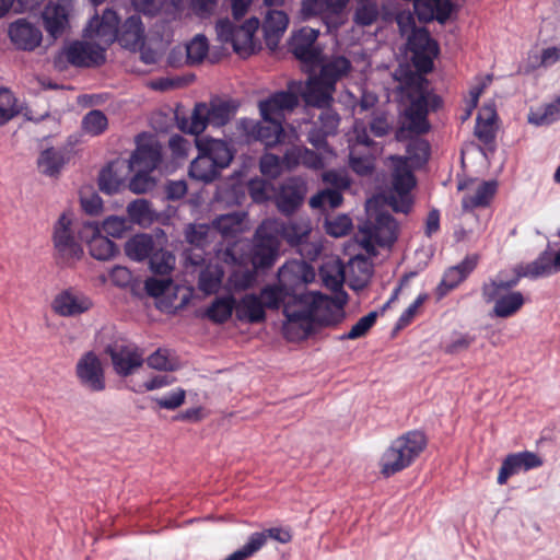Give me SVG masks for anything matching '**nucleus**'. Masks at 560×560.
Here are the masks:
<instances>
[{
	"label": "nucleus",
	"instance_id": "obj_52",
	"mask_svg": "<svg viewBox=\"0 0 560 560\" xmlns=\"http://www.w3.org/2000/svg\"><path fill=\"white\" fill-rule=\"evenodd\" d=\"M174 264L175 257L168 250L154 249L150 257V268L156 275L165 276L170 273L174 267Z\"/></svg>",
	"mask_w": 560,
	"mask_h": 560
},
{
	"label": "nucleus",
	"instance_id": "obj_40",
	"mask_svg": "<svg viewBox=\"0 0 560 560\" xmlns=\"http://www.w3.org/2000/svg\"><path fill=\"white\" fill-rule=\"evenodd\" d=\"M154 249L155 244L153 237L145 233L136 234L125 244L126 255L135 261H142L147 258L150 259Z\"/></svg>",
	"mask_w": 560,
	"mask_h": 560
},
{
	"label": "nucleus",
	"instance_id": "obj_60",
	"mask_svg": "<svg viewBox=\"0 0 560 560\" xmlns=\"http://www.w3.org/2000/svg\"><path fill=\"white\" fill-rule=\"evenodd\" d=\"M208 50L209 45L206 36L197 35L191 39V42L186 47L187 60L192 65L199 63L205 59V57L208 54Z\"/></svg>",
	"mask_w": 560,
	"mask_h": 560
},
{
	"label": "nucleus",
	"instance_id": "obj_10",
	"mask_svg": "<svg viewBox=\"0 0 560 560\" xmlns=\"http://www.w3.org/2000/svg\"><path fill=\"white\" fill-rule=\"evenodd\" d=\"M105 353L109 355L115 373L122 377L131 375L144 362L143 353L139 348L125 340L108 343Z\"/></svg>",
	"mask_w": 560,
	"mask_h": 560
},
{
	"label": "nucleus",
	"instance_id": "obj_25",
	"mask_svg": "<svg viewBox=\"0 0 560 560\" xmlns=\"http://www.w3.org/2000/svg\"><path fill=\"white\" fill-rule=\"evenodd\" d=\"M195 143L198 152H203L210 156L221 171L230 166L234 158V151L226 141L213 138H196Z\"/></svg>",
	"mask_w": 560,
	"mask_h": 560
},
{
	"label": "nucleus",
	"instance_id": "obj_43",
	"mask_svg": "<svg viewBox=\"0 0 560 560\" xmlns=\"http://www.w3.org/2000/svg\"><path fill=\"white\" fill-rule=\"evenodd\" d=\"M560 119V96L537 109H530L528 122L535 126L550 125Z\"/></svg>",
	"mask_w": 560,
	"mask_h": 560
},
{
	"label": "nucleus",
	"instance_id": "obj_42",
	"mask_svg": "<svg viewBox=\"0 0 560 560\" xmlns=\"http://www.w3.org/2000/svg\"><path fill=\"white\" fill-rule=\"evenodd\" d=\"M234 311L235 298L233 295H226L215 298L207 307L205 316L212 323L221 325L231 318Z\"/></svg>",
	"mask_w": 560,
	"mask_h": 560
},
{
	"label": "nucleus",
	"instance_id": "obj_30",
	"mask_svg": "<svg viewBox=\"0 0 560 560\" xmlns=\"http://www.w3.org/2000/svg\"><path fill=\"white\" fill-rule=\"evenodd\" d=\"M261 122L253 124L250 135L266 147L285 142L287 135L279 119L262 118Z\"/></svg>",
	"mask_w": 560,
	"mask_h": 560
},
{
	"label": "nucleus",
	"instance_id": "obj_47",
	"mask_svg": "<svg viewBox=\"0 0 560 560\" xmlns=\"http://www.w3.org/2000/svg\"><path fill=\"white\" fill-rule=\"evenodd\" d=\"M380 16V4L377 1L355 2L353 13V23L358 26H370L374 24Z\"/></svg>",
	"mask_w": 560,
	"mask_h": 560
},
{
	"label": "nucleus",
	"instance_id": "obj_51",
	"mask_svg": "<svg viewBox=\"0 0 560 560\" xmlns=\"http://www.w3.org/2000/svg\"><path fill=\"white\" fill-rule=\"evenodd\" d=\"M108 126L106 115L100 109H92L82 119V130L91 136L103 133Z\"/></svg>",
	"mask_w": 560,
	"mask_h": 560
},
{
	"label": "nucleus",
	"instance_id": "obj_26",
	"mask_svg": "<svg viewBox=\"0 0 560 560\" xmlns=\"http://www.w3.org/2000/svg\"><path fill=\"white\" fill-rule=\"evenodd\" d=\"M161 161V147L156 140L150 139L145 143H138L127 167L152 172L159 166Z\"/></svg>",
	"mask_w": 560,
	"mask_h": 560
},
{
	"label": "nucleus",
	"instance_id": "obj_63",
	"mask_svg": "<svg viewBox=\"0 0 560 560\" xmlns=\"http://www.w3.org/2000/svg\"><path fill=\"white\" fill-rule=\"evenodd\" d=\"M209 231L207 224H190L185 231V238L197 248H202L208 243Z\"/></svg>",
	"mask_w": 560,
	"mask_h": 560
},
{
	"label": "nucleus",
	"instance_id": "obj_37",
	"mask_svg": "<svg viewBox=\"0 0 560 560\" xmlns=\"http://www.w3.org/2000/svg\"><path fill=\"white\" fill-rule=\"evenodd\" d=\"M351 70V62L343 56H338L324 63L319 70L318 78L329 88L336 90V83L346 77Z\"/></svg>",
	"mask_w": 560,
	"mask_h": 560
},
{
	"label": "nucleus",
	"instance_id": "obj_18",
	"mask_svg": "<svg viewBox=\"0 0 560 560\" xmlns=\"http://www.w3.org/2000/svg\"><path fill=\"white\" fill-rule=\"evenodd\" d=\"M319 31L312 27H302L293 34L290 40V50L300 61L314 65L319 60L320 50L315 47Z\"/></svg>",
	"mask_w": 560,
	"mask_h": 560
},
{
	"label": "nucleus",
	"instance_id": "obj_4",
	"mask_svg": "<svg viewBox=\"0 0 560 560\" xmlns=\"http://www.w3.org/2000/svg\"><path fill=\"white\" fill-rule=\"evenodd\" d=\"M427 438L418 430L408 431L395 439L381 458V472L390 477L409 467L424 451Z\"/></svg>",
	"mask_w": 560,
	"mask_h": 560
},
{
	"label": "nucleus",
	"instance_id": "obj_14",
	"mask_svg": "<svg viewBox=\"0 0 560 560\" xmlns=\"http://www.w3.org/2000/svg\"><path fill=\"white\" fill-rule=\"evenodd\" d=\"M105 47L100 44L75 40L71 43L66 51L68 62L74 67H98L106 60Z\"/></svg>",
	"mask_w": 560,
	"mask_h": 560
},
{
	"label": "nucleus",
	"instance_id": "obj_57",
	"mask_svg": "<svg viewBox=\"0 0 560 560\" xmlns=\"http://www.w3.org/2000/svg\"><path fill=\"white\" fill-rule=\"evenodd\" d=\"M100 226L107 235L115 238H121L129 230H131L132 224L128 218L112 215L104 220Z\"/></svg>",
	"mask_w": 560,
	"mask_h": 560
},
{
	"label": "nucleus",
	"instance_id": "obj_23",
	"mask_svg": "<svg viewBox=\"0 0 560 560\" xmlns=\"http://www.w3.org/2000/svg\"><path fill=\"white\" fill-rule=\"evenodd\" d=\"M69 160L70 155L66 148L49 147L39 152L36 165L40 174L58 178Z\"/></svg>",
	"mask_w": 560,
	"mask_h": 560
},
{
	"label": "nucleus",
	"instance_id": "obj_28",
	"mask_svg": "<svg viewBox=\"0 0 560 560\" xmlns=\"http://www.w3.org/2000/svg\"><path fill=\"white\" fill-rule=\"evenodd\" d=\"M284 160L287 162V170L291 171L299 165H303L311 170H322L325 166L324 159L320 154L304 147L292 144L284 151Z\"/></svg>",
	"mask_w": 560,
	"mask_h": 560
},
{
	"label": "nucleus",
	"instance_id": "obj_39",
	"mask_svg": "<svg viewBox=\"0 0 560 560\" xmlns=\"http://www.w3.org/2000/svg\"><path fill=\"white\" fill-rule=\"evenodd\" d=\"M552 257L547 252L539 255L534 261L514 268V278L521 281L522 278H539L553 273Z\"/></svg>",
	"mask_w": 560,
	"mask_h": 560
},
{
	"label": "nucleus",
	"instance_id": "obj_45",
	"mask_svg": "<svg viewBox=\"0 0 560 560\" xmlns=\"http://www.w3.org/2000/svg\"><path fill=\"white\" fill-rule=\"evenodd\" d=\"M116 165V163H109L98 175L100 190L107 195L118 192L125 186L124 177L117 173Z\"/></svg>",
	"mask_w": 560,
	"mask_h": 560
},
{
	"label": "nucleus",
	"instance_id": "obj_59",
	"mask_svg": "<svg viewBox=\"0 0 560 560\" xmlns=\"http://www.w3.org/2000/svg\"><path fill=\"white\" fill-rule=\"evenodd\" d=\"M407 154L408 159L416 164H424L430 156V144L427 140L423 139H412L407 145Z\"/></svg>",
	"mask_w": 560,
	"mask_h": 560
},
{
	"label": "nucleus",
	"instance_id": "obj_48",
	"mask_svg": "<svg viewBox=\"0 0 560 560\" xmlns=\"http://www.w3.org/2000/svg\"><path fill=\"white\" fill-rule=\"evenodd\" d=\"M342 201V194L338 189L325 188L311 197L310 207L319 210L336 209Z\"/></svg>",
	"mask_w": 560,
	"mask_h": 560
},
{
	"label": "nucleus",
	"instance_id": "obj_56",
	"mask_svg": "<svg viewBox=\"0 0 560 560\" xmlns=\"http://www.w3.org/2000/svg\"><path fill=\"white\" fill-rule=\"evenodd\" d=\"M377 316V312L373 311L361 317L347 334L340 336V340H354L365 336L376 323Z\"/></svg>",
	"mask_w": 560,
	"mask_h": 560
},
{
	"label": "nucleus",
	"instance_id": "obj_12",
	"mask_svg": "<svg viewBox=\"0 0 560 560\" xmlns=\"http://www.w3.org/2000/svg\"><path fill=\"white\" fill-rule=\"evenodd\" d=\"M75 374L80 384L91 392H103L106 387L102 362L93 351L84 353L79 359Z\"/></svg>",
	"mask_w": 560,
	"mask_h": 560
},
{
	"label": "nucleus",
	"instance_id": "obj_7",
	"mask_svg": "<svg viewBox=\"0 0 560 560\" xmlns=\"http://www.w3.org/2000/svg\"><path fill=\"white\" fill-rule=\"evenodd\" d=\"M259 24L255 16L242 25H235L229 19H221L217 22L215 31L220 42L231 44L236 54L247 57L255 51L254 36Z\"/></svg>",
	"mask_w": 560,
	"mask_h": 560
},
{
	"label": "nucleus",
	"instance_id": "obj_17",
	"mask_svg": "<svg viewBox=\"0 0 560 560\" xmlns=\"http://www.w3.org/2000/svg\"><path fill=\"white\" fill-rule=\"evenodd\" d=\"M273 233L277 240H284L290 246H299L307 242L311 226L300 221L283 222L281 220L268 219L264 221V230Z\"/></svg>",
	"mask_w": 560,
	"mask_h": 560
},
{
	"label": "nucleus",
	"instance_id": "obj_55",
	"mask_svg": "<svg viewBox=\"0 0 560 560\" xmlns=\"http://www.w3.org/2000/svg\"><path fill=\"white\" fill-rule=\"evenodd\" d=\"M475 341V336L455 331L453 332L450 341L442 346V349L446 354L454 355L468 350Z\"/></svg>",
	"mask_w": 560,
	"mask_h": 560
},
{
	"label": "nucleus",
	"instance_id": "obj_2",
	"mask_svg": "<svg viewBox=\"0 0 560 560\" xmlns=\"http://www.w3.org/2000/svg\"><path fill=\"white\" fill-rule=\"evenodd\" d=\"M438 52H412L411 61L417 71L409 66H399L394 73L398 82L397 96L404 104H408L405 110L406 125L395 132L397 141H405L411 133L423 135L430 130L429 114V81L424 74L433 69V58Z\"/></svg>",
	"mask_w": 560,
	"mask_h": 560
},
{
	"label": "nucleus",
	"instance_id": "obj_61",
	"mask_svg": "<svg viewBox=\"0 0 560 560\" xmlns=\"http://www.w3.org/2000/svg\"><path fill=\"white\" fill-rule=\"evenodd\" d=\"M257 536L260 538L262 537L261 548L267 544L269 538L280 544H289L293 538L292 532L289 527H271L264 532L253 533L248 538L253 539Z\"/></svg>",
	"mask_w": 560,
	"mask_h": 560
},
{
	"label": "nucleus",
	"instance_id": "obj_9",
	"mask_svg": "<svg viewBox=\"0 0 560 560\" xmlns=\"http://www.w3.org/2000/svg\"><path fill=\"white\" fill-rule=\"evenodd\" d=\"M280 249V242L276 238L273 233L269 230H264V221L257 228L253 246L249 254L252 266L257 270L270 269L278 256Z\"/></svg>",
	"mask_w": 560,
	"mask_h": 560
},
{
	"label": "nucleus",
	"instance_id": "obj_27",
	"mask_svg": "<svg viewBox=\"0 0 560 560\" xmlns=\"http://www.w3.org/2000/svg\"><path fill=\"white\" fill-rule=\"evenodd\" d=\"M477 256H467L458 265L450 267L443 275V278L438 287L440 296L447 294L451 290L455 289L463 282L469 273L477 267Z\"/></svg>",
	"mask_w": 560,
	"mask_h": 560
},
{
	"label": "nucleus",
	"instance_id": "obj_6",
	"mask_svg": "<svg viewBox=\"0 0 560 560\" xmlns=\"http://www.w3.org/2000/svg\"><path fill=\"white\" fill-rule=\"evenodd\" d=\"M361 244L371 254L375 253V246H392L397 238V223L393 215L378 212L369 218L359 226Z\"/></svg>",
	"mask_w": 560,
	"mask_h": 560
},
{
	"label": "nucleus",
	"instance_id": "obj_35",
	"mask_svg": "<svg viewBox=\"0 0 560 560\" xmlns=\"http://www.w3.org/2000/svg\"><path fill=\"white\" fill-rule=\"evenodd\" d=\"M221 172L210 156L203 152H198L197 158L190 163L188 174L195 180L210 184L220 177Z\"/></svg>",
	"mask_w": 560,
	"mask_h": 560
},
{
	"label": "nucleus",
	"instance_id": "obj_21",
	"mask_svg": "<svg viewBox=\"0 0 560 560\" xmlns=\"http://www.w3.org/2000/svg\"><path fill=\"white\" fill-rule=\"evenodd\" d=\"M299 105V96L292 91H279L268 98L259 102V110L262 118L284 119L287 112H292Z\"/></svg>",
	"mask_w": 560,
	"mask_h": 560
},
{
	"label": "nucleus",
	"instance_id": "obj_13",
	"mask_svg": "<svg viewBox=\"0 0 560 560\" xmlns=\"http://www.w3.org/2000/svg\"><path fill=\"white\" fill-rule=\"evenodd\" d=\"M393 189L398 195L399 201L392 197L390 205L396 212L407 213L411 208L409 192L416 186V178L407 163L398 159L393 172Z\"/></svg>",
	"mask_w": 560,
	"mask_h": 560
},
{
	"label": "nucleus",
	"instance_id": "obj_41",
	"mask_svg": "<svg viewBox=\"0 0 560 560\" xmlns=\"http://www.w3.org/2000/svg\"><path fill=\"white\" fill-rule=\"evenodd\" d=\"M244 213L221 214L212 221V228L224 238H234L244 231Z\"/></svg>",
	"mask_w": 560,
	"mask_h": 560
},
{
	"label": "nucleus",
	"instance_id": "obj_22",
	"mask_svg": "<svg viewBox=\"0 0 560 560\" xmlns=\"http://www.w3.org/2000/svg\"><path fill=\"white\" fill-rule=\"evenodd\" d=\"M93 303L85 294L72 289L63 290L51 303L54 312L60 316L71 317L88 312Z\"/></svg>",
	"mask_w": 560,
	"mask_h": 560
},
{
	"label": "nucleus",
	"instance_id": "obj_15",
	"mask_svg": "<svg viewBox=\"0 0 560 560\" xmlns=\"http://www.w3.org/2000/svg\"><path fill=\"white\" fill-rule=\"evenodd\" d=\"M8 36L13 47L22 51H34L43 40L40 28L26 19H18L10 23Z\"/></svg>",
	"mask_w": 560,
	"mask_h": 560
},
{
	"label": "nucleus",
	"instance_id": "obj_11",
	"mask_svg": "<svg viewBox=\"0 0 560 560\" xmlns=\"http://www.w3.org/2000/svg\"><path fill=\"white\" fill-rule=\"evenodd\" d=\"M79 236L86 243L90 255L97 260H110L118 254L117 245L102 235L101 226L95 221L84 222Z\"/></svg>",
	"mask_w": 560,
	"mask_h": 560
},
{
	"label": "nucleus",
	"instance_id": "obj_58",
	"mask_svg": "<svg viewBox=\"0 0 560 560\" xmlns=\"http://www.w3.org/2000/svg\"><path fill=\"white\" fill-rule=\"evenodd\" d=\"M136 172L129 180L128 187L135 194H144L152 190L155 186V179L151 176L150 171L131 168Z\"/></svg>",
	"mask_w": 560,
	"mask_h": 560
},
{
	"label": "nucleus",
	"instance_id": "obj_54",
	"mask_svg": "<svg viewBox=\"0 0 560 560\" xmlns=\"http://www.w3.org/2000/svg\"><path fill=\"white\" fill-rule=\"evenodd\" d=\"M495 118V113L490 112L489 117L486 119L479 114L477 117V122L475 127V135L479 141H481L485 145H489L494 142L495 131L493 127Z\"/></svg>",
	"mask_w": 560,
	"mask_h": 560
},
{
	"label": "nucleus",
	"instance_id": "obj_53",
	"mask_svg": "<svg viewBox=\"0 0 560 560\" xmlns=\"http://www.w3.org/2000/svg\"><path fill=\"white\" fill-rule=\"evenodd\" d=\"M260 172L271 178L278 177L283 170H287L284 154L279 156L272 153H266L260 159Z\"/></svg>",
	"mask_w": 560,
	"mask_h": 560
},
{
	"label": "nucleus",
	"instance_id": "obj_29",
	"mask_svg": "<svg viewBox=\"0 0 560 560\" xmlns=\"http://www.w3.org/2000/svg\"><path fill=\"white\" fill-rule=\"evenodd\" d=\"M235 315L240 322L249 324L264 323L267 318L261 299L255 293H247L235 300Z\"/></svg>",
	"mask_w": 560,
	"mask_h": 560
},
{
	"label": "nucleus",
	"instance_id": "obj_3",
	"mask_svg": "<svg viewBox=\"0 0 560 560\" xmlns=\"http://www.w3.org/2000/svg\"><path fill=\"white\" fill-rule=\"evenodd\" d=\"M513 276L503 279L502 272L495 278L485 282L481 287V295L486 303H493L491 316L510 318L515 316L525 305L526 299L521 291L513 290L518 284Z\"/></svg>",
	"mask_w": 560,
	"mask_h": 560
},
{
	"label": "nucleus",
	"instance_id": "obj_33",
	"mask_svg": "<svg viewBox=\"0 0 560 560\" xmlns=\"http://www.w3.org/2000/svg\"><path fill=\"white\" fill-rule=\"evenodd\" d=\"M44 26L47 33L54 37H60L69 23L67 9L61 4L49 3L43 12Z\"/></svg>",
	"mask_w": 560,
	"mask_h": 560
},
{
	"label": "nucleus",
	"instance_id": "obj_46",
	"mask_svg": "<svg viewBox=\"0 0 560 560\" xmlns=\"http://www.w3.org/2000/svg\"><path fill=\"white\" fill-rule=\"evenodd\" d=\"M319 276L327 289L338 291L342 288L345 271L340 262L325 264L319 269Z\"/></svg>",
	"mask_w": 560,
	"mask_h": 560
},
{
	"label": "nucleus",
	"instance_id": "obj_31",
	"mask_svg": "<svg viewBox=\"0 0 560 560\" xmlns=\"http://www.w3.org/2000/svg\"><path fill=\"white\" fill-rule=\"evenodd\" d=\"M305 194L304 185L296 179L283 184L277 196V207L280 212L291 214L302 205Z\"/></svg>",
	"mask_w": 560,
	"mask_h": 560
},
{
	"label": "nucleus",
	"instance_id": "obj_50",
	"mask_svg": "<svg viewBox=\"0 0 560 560\" xmlns=\"http://www.w3.org/2000/svg\"><path fill=\"white\" fill-rule=\"evenodd\" d=\"M20 112L14 94L7 88H0V127L16 117Z\"/></svg>",
	"mask_w": 560,
	"mask_h": 560
},
{
	"label": "nucleus",
	"instance_id": "obj_19",
	"mask_svg": "<svg viewBox=\"0 0 560 560\" xmlns=\"http://www.w3.org/2000/svg\"><path fill=\"white\" fill-rule=\"evenodd\" d=\"M349 0H304L302 12L305 16H320L325 23L338 27Z\"/></svg>",
	"mask_w": 560,
	"mask_h": 560
},
{
	"label": "nucleus",
	"instance_id": "obj_20",
	"mask_svg": "<svg viewBox=\"0 0 560 560\" xmlns=\"http://www.w3.org/2000/svg\"><path fill=\"white\" fill-rule=\"evenodd\" d=\"M119 18L117 13L110 9H106L102 16L95 15L89 23L86 32L91 38L97 39L105 50L114 42H116L118 33Z\"/></svg>",
	"mask_w": 560,
	"mask_h": 560
},
{
	"label": "nucleus",
	"instance_id": "obj_1",
	"mask_svg": "<svg viewBox=\"0 0 560 560\" xmlns=\"http://www.w3.org/2000/svg\"><path fill=\"white\" fill-rule=\"evenodd\" d=\"M288 269L282 267L279 270L280 283L267 284L257 294L264 304V310H279L283 306V315L287 322L283 331L289 340H301L307 338L318 323L329 326L336 323L331 314L320 315V311L330 312L334 300L320 292L293 293L283 283Z\"/></svg>",
	"mask_w": 560,
	"mask_h": 560
},
{
	"label": "nucleus",
	"instance_id": "obj_32",
	"mask_svg": "<svg viewBox=\"0 0 560 560\" xmlns=\"http://www.w3.org/2000/svg\"><path fill=\"white\" fill-rule=\"evenodd\" d=\"M225 255L231 256L232 260L237 264L226 279V289L234 292H243L253 288L257 281L258 270L254 266L249 268L242 262H237L236 257L231 254L229 248Z\"/></svg>",
	"mask_w": 560,
	"mask_h": 560
},
{
	"label": "nucleus",
	"instance_id": "obj_38",
	"mask_svg": "<svg viewBox=\"0 0 560 560\" xmlns=\"http://www.w3.org/2000/svg\"><path fill=\"white\" fill-rule=\"evenodd\" d=\"M498 189L495 180L482 182L475 194H466L462 199V208L465 211H471L477 208L488 207L493 199Z\"/></svg>",
	"mask_w": 560,
	"mask_h": 560
},
{
	"label": "nucleus",
	"instance_id": "obj_8",
	"mask_svg": "<svg viewBox=\"0 0 560 560\" xmlns=\"http://www.w3.org/2000/svg\"><path fill=\"white\" fill-rule=\"evenodd\" d=\"M52 243L58 258L66 264L80 259L83 254L74 236L72 220L67 213H62L54 224Z\"/></svg>",
	"mask_w": 560,
	"mask_h": 560
},
{
	"label": "nucleus",
	"instance_id": "obj_64",
	"mask_svg": "<svg viewBox=\"0 0 560 560\" xmlns=\"http://www.w3.org/2000/svg\"><path fill=\"white\" fill-rule=\"evenodd\" d=\"M127 212L131 224L142 223L150 219V202L144 199L135 200L128 205Z\"/></svg>",
	"mask_w": 560,
	"mask_h": 560
},
{
	"label": "nucleus",
	"instance_id": "obj_5",
	"mask_svg": "<svg viewBox=\"0 0 560 560\" xmlns=\"http://www.w3.org/2000/svg\"><path fill=\"white\" fill-rule=\"evenodd\" d=\"M235 107L229 101L219 97L210 100L209 103H197L189 120L180 122V129L185 132L198 136L205 131L207 126L222 127L226 125Z\"/></svg>",
	"mask_w": 560,
	"mask_h": 560
},
{
	"label": "nucleus",
	"instance_id": "obj_49",
	"mask_svg": "<svg viewBox=\"0 0 560 560\" xmlns=\"http://www.w3.org/2000/svg\"><path fill=\"white\" fill-rule=\"evenodd\" d=\"M408 48L411 52L429 51L438 52V43L430 36L425 28H415L408 38Z\"/></svg>",
	"mask_w": 560,
	"mask_h": 560
},
{
	"label": "nucleus",
	"instance_id": "obj_24",
	"mask_svg": "<svg viewBox=\"0 0 560 560\" xmlns=\"http://www.w3.org/2000/svg\"><path fill=\"white\" fill-rule=\"evenodd\" d=\"M116 40L121 47L131 51L141 49L145 40L144 26L141 18L139 15L129 16L120 27H118Z\"/></svg>",
	"mask_w": 560,
	"mask_h": 560
},
{
	"label": "nucleus",
	"instance_id": "obj_36",
	"mask_svg": "<svg viewBox=\"0 0 560 560\" xmlns=\"http://www.w3.org/2000/svg\"><path fill=\"white\" fill-rule=\"evenodd\" d=\"M289 18L281 10H268L262 22V31L269 46L277 45L279 37L285 32Z\"/></svg>",
	"mask_w": 560,
	"mask_h": 560
},
{
	"label": "nucleus",
	"instance_id": "obj_16",
	"mask_svg": "<svg viewBox=\"0 0 560 560\" xmlns=\"http://www.w3.org/2000/svg\"><path fill=\"white\" fill-rule=\"evenodd\" d=\"M542 465V458L536 453L529 451L511 453L506 455L502 462L497 482L500 486H503L512 476L517 475L521 471H528L530 469L541 467Z\"/></svg>",
	"mask_w": 560,
	"mask_h": 560
},
{
	"label": "nucleus",
	"instance_id": "obj_34",
	"mask_svg": "<svg viewBox=\"0 0 560 560\" xmlns=\"http://www.w3.org/2000/svg\"><path fill=\"white\" fill-rule=\"evenodd\" d=\"M335 89L329 88L317 75L310 78L303 98L307 105L327 107L332 102Z\"/></svg>",
	"mask_w": 560,
	"mask_h": 560
},
{
	"label": "nucleus",
	"instance_id": "obj_44",
	"mask_svg": "<svg viewBox=\"0 0 560 560\" xmlns=\"http://www.w3.org/2000/svg\"><path fill=\"white\" fill-rule=\"evenodd\" d=\"M223 277L224 272L220 266H209L200 272L198 288L207 295L214 294L220 290Z\"/></svg>",
	"mask_w": 560,
	"mask_h": 560
},
{
	"label": "nucleus",
	"instance_id": "obj_62",
	"mask_svg": "<svg viewBox=\"0 0 560 560\" xmlns=\"http://www.w3.org/2000/svg\"><path fill=\"white\" fill-rule=\"evenodd\" d=\"M322 180L326 185L330 186L329 189H338L341 194L343 190H347L351 185V180L348 177L347 173L345 171L339 170H328L323 172Z\"/></svg>",
	"mask_w": 560,
	"mask_h": 560
}]
</instances>
